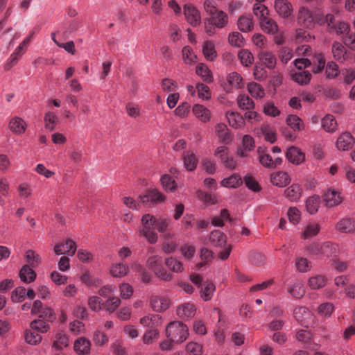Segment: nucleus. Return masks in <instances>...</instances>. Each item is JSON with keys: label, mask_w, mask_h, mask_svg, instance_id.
I'll use <instances>...</instances> for the list:
<instances>
[{"label": "nucleus", "mask_w": 355, "mask_h": 355, "mask_svg": "<svg viewBox=\"0 0 355 355\" xmlns=\"http://www.w3.org/2000/svg\"><path fill=\"white\" fill-rule=\"evenodd\" d=\"M159 338V331L156 329H151L145 332L142 340L144 344L150 345L153 343Z\"/></svg>", "instance_id": "338daca9"}, {"label": "nucleus", "mask_w": 355, "mask_h": 355, "mask_svg": "<svg viewBox=\"0 0 355 355\" xmlns=\"http://www.w3.org/2000/svg\"><path fill=\"white\" fill-rule=\"evenodd\" d=\"M286 198L293 202H297L302 195V189L297 184H293L284 191Z\"/></svg>", "instance_id": "c756f323"}, {"label": "nucleus", "mask_w": 355, "mask_h": 355, "mask_svg": "<svg viewBox=\"0 0 355 355\" xmlns=\"http://www.w3.org/2000/svg\"><path fill=\"white\" fill-rule=\"evenodd\" d=\"M162 266V257L159 255L150 257L146 261V266L153 272Z\"/></svg>", "instance_id": "0e129e2a"}, {"label": "nucleus", "mask_w": 355, "mask_h": 355, "mask_svg": "<svg viewBox=\"0 0 355 355\" xmlns=\"http://www.w3.org/2000/svg\"><path fill=\"white\" fill-rule=\"evenodd\" d=\"M30 328L37 331L40 334H44L47 332L49 329V323L42 319L35 320L30 324Z\"/></svg>", "instance_id": "3c124183"}, {"label": "nucleus", "mask_w": 355, "mask_h": 355, "mask_svg": "<svg viewBox=\"0 0 355 355\" xmlns=\"http://www.w3.org/2000/svg\"><path fill=\"white\" fill-rule=\"evenodd\" d=\"M238 56L241 64L245 67L250 66L254 62V56L252 53L247 49L239 51Z\"/></svg>", "instance_id": "4d7b16f0"}, {"label": "nucleus", "mask_w": 355, "mask_h": 355, "mask_svg": "<svg viewBox=\"0 0 355 355\" xmlns=\"http://www.w3.org/2000/svg\"><path fill=\"white\" fill-rule=\"evenodd\" d=\"M216 286L211 281H205L201 284L199 293L200 298L204 301H209L212 299Z\"/></svg>", "instance_id": "6ab92c4d"}, {"label": "nucleus", "mask_w": 355, "mask_h": 355, "mask_svg": "<svg viewBox=\"0 0 355 355\" xmlns=\"http://www.w3.org/2000/svg\"><path fill=\"white\" fill-rule=\"evenodd\" d=\"M25 258L29 266L36 268L41 261V259L38 254H35V252L28 250L25 253Z\"/></svg>", "instance_id": "69168bd1"}, {"label": "nucleus", "mask_w": 355, "mask_h": 355, "mask_svg": "<svg viewBox=\"0 0 355 355\" xmlns=\"http://www.w3.org/2000/svg\"><path fill=\"white\" fill-rule=\"evenodd\" d=\"M243 183L241 176L236 174H233L228 178H223L221 180V185L226 188H237Z\"/></svg>", "instance_id": "79ce46f5"}, {"label": "nucleus", "mask_w": 355, "mask_h": 355, "mask_svg": "<svg viewBox=\"0 0 355 355\" xmlns=\"http://www.w3.org/2000/svg\"><path fill=\"white\" fill-rule=\"evenodd\" d=\"M238 28L244 33L251 31L254 28L252 19L248 15L241 16L238 19Z\"/></svg>", "instance_id": "a18cd8bd"}, {"label": "nucleus", "mask_w": 355, "mask_h": 355, "mask_svg": "<svg viewBox=\"0 0 355 355\" xmlns=\"http://www.w3.org/2000/svg\"><path fill=\"white\" fill-rule=\"evenodd\" d=\"M89 308L95 312L100 311L105 306V302L98 296H92L88 300Z\"/></svg>", "instance_id": "6e6d98bb"}, {"label": "nucleus", "mask_w": 355, "mask_h": 355, "mask_svg": "<svg viewBox=\"0 0 355 355\" xmlns=\"http://www.w3.org/2000/svg\"><path fill=\"white\" fill-rule=\"evenodd\" d=\"M292 77L295 82L297 83L299 85H303L309 83L311 74L308 71H302L294 73Z\"/></svg>", "instance_id": "603ef678"}, {"label": "nucleus", "mask_w": 355, "mask_h": 355, "mask_svg": "<svg viewBox=\"0 0 355 355\" xmlns=\"http://www.w3.org/2000/svg\"><path fill=\"white\" fill-rule=\"evenodd\" d=\"M215 133L220 141L225 144H228L232 140V137L227 126L223 123H218L215 125Z\"/></svg>", "instance_id": "5701e85b"}, {"label": "nucleus", "mask_w": 355, "mask_h": 355, "mask_svg": "<svg viewBox=\"0 0 355 355\" xmlns=\"http://www.w3.org/2000/svg\"><path fill=\"white\" fill-rule=\"evenodd\" d=\"M274 8L276 12L282 18H288L293 12V6L288 0H275Z\"/></svg>", "instance_id": "1a4fd4ad"}, {"label": "nucleus", "mask_w": 355, "mask_h": 355, "mask_svg": "<svg viewBox=\"0 0 355 355\" xmlns=\"http://www.w3.org/2000/svg\"><path fill=\"white\" fill-rule=\"evenodd\" d=\"M202 53L208 61H214L217 57L214 43L212 41L205 42L202 46Z\"/></svg>", "instance_id": "f704fd0d"}, {"label": "nucleus", "mask_w": 355, "mask_h": 355, "mask_svg": "<svg viewBox=\"0 0 355 355\" xmlns=\"http://www.w3.org/2000/svg\"><path fill=\"white\" fill-rule=\"evenodd\" d=\"M227 81L231 86L236 89L242 88L244 86L243 78L235 71L231 72L227 75Z\"/></svg>", "instance_id": "8fccbe9b"}, {"label": "nucleus", "mask_w": 355, "mask_h": 355, "mask_svg": "<svg viewBox=\"0 0 355 355\" xmlns=\"http://www.w3.org/2000/svg\"><path fill=\"white\" fill-rule=\"evenodd\" d=\"M196 74L199 76L203 81L209 83L213 81L211 72L206 64L203 63L198 64L196 67Z\"/></svg>", "instance_id": "37998d69"}, {"label": "nucleus", "mask_w": 355, "mask_h": 355, "mask_svg": "<svg viewBox=\"0 0 355 355\" xmlns=\"http://www.w3.org/2000/svg\"><path fill=\"white\" fill-rule=\"evenodd\" d=\"M259 59L262 64L269 69H273L277 64L275 56L269 51H261L258 55Z\"/></svg>", "instance_id": "cd10ccee"}, {"label": "nucleus", "mask_w": 355, "mask_h": 355, "mask_svg": "<svg viewBox=\"0 0 355 355\" xmlns=\"http://www.w3.org/2000/svg\"><path fill=\"white\" fill-rule=\"evenodd\" d=\"M8 128L13 134L21 135L26 130L27 123L22 118L13 116L9 121Z\"/></svg>", "instance_id": "9b49d317"}, {"label": "nucleus", "mask_w": 355, "mask_h": 355, "mask_svg": "<svg viewBox=\"0 0 355 355\" xmlns=\"http://www.w3.org/2000/svg\"><path fill=\"white\" fill-rule=\"evenodd\" d=\"M83 150L80 148H75L68 152V157L74 164L78 165L83 160Z\"/></svg>", "instance_id": "13d9d810"}, {"label": "nucleus", "mask_w": 355, "mask_h": 355, "mask_svg": "<svg viewBox=\"0 0 355 355\" xmlns=\"http://www.w3.org/2000/svg\"><path fill=\"white\" fill-rule=\"evenodd\" d=\"M196 313V306L190 302L179 305L176 309V313L180 318H192Z\"/></svg>", "instance_id": "dca6fc26"}, {"label": "nucleus", "mask_w": 355, "mask_h": 355, "mask_svg": "<svg viewBox=\"0 0 355 355\" xmlns=\"http://www.w3.org/2000/svg\"><path fill=\"white\" fill-rule=\"evenodd\" d=\"M308 254L315 259H325L336 256L338 252V245L331 242H313L306 248Z\"/></svg>", "instance_id": "f03ea898"}, {"label": "nucleus", "mask_w": 355, "mask_h": 355, "mask_svg": "<svg viewBox=\"0 0 355 355\" xmlns=\"http://www.w3.org/2000/svg\"><path fill=\"white\" fill-rule=\"evenodd\" d=\"M344 82L346 84H351L355 80V69L351 68H344L340 71Z\"/></svg>", "instance_id": "774afa93"}, {"label": "nucleus", "mask_w": 355, "mask_h": 355, "mask_svg": "<svg viewBox=\"0 0 355 355\" xmlns=\"http://www.w3.org/2000/svg\"><path fill=\"white\" fill-rule=\"evenodd\" d=\"M325 63H326V60H325L324 56L323 55L322 53H315L313 57V61H312L313 72L314 73H319L321 71H322V70L324 68Z\"/></svg>", "instance_id": "a19ab883"}, {"label": "nucleus", "mask_w": 355, "mask_h": 355, "mask_svg": "<svg viewBox=\"0 0 355 355\" xmlns=\"http://www.w3.org/2000/svg\"><path fill=\"white\" fill-rule=\"evenodd\" d=\"M322 129L329 133H334L338 129V123L333 115L327 114L321 119Z\"/></svg>", "instance_id": "a878e982"}, {"label": "nucleus", "mask_w": 355, "mask_h": 355, "mask_svg": "<svg viewBox=\"0 0 355 355\" xmlns=\"http://www.w3.org/2000/svg\"><path fill=\"white\" fill-rule=\"evenodd\" d=\"M69 345L67 335L62 331H58L54 334V340L52 347L58 350H62Z\"/></svg>", "instance_id": "b1692460"}, {"label": "nucleus", "mask_w": 355, "mask_h": 355, "mask_svg": "<svg viewBox=\"0 0 355 355\" xmlns=\"http://www.w3.org/2000/svg\"><path fill=\"white\" fill-rule=\"evenodd\" d=\"M286 156L288 162L295 165H299L305 160V154L295 146H291L287 150Z\"/></svg>", "instance_id": "2eb2a0df"}, {"label": "nucleus", "mask_w": 355, "mask_h": 355, "mask_svg": "<svg viewBox=\"0 0 355 355\" xmlns=\"http://www.w3.org/2000/svg\"><path fill=\"white\" fill-rule=\"evenodd\" d=\"M331 52L334 58L339 62L343 63L348 58L347 51L340 42L333 43Z\"/></svg>", "instance_id": "a211bd4d"}, {"label": "nucleus", "mask_w": 355, "mask_h": 355, "mask_svg": "<svg viewBox=\"0 0 355 355\" xmlns=\"http://www.w3.org/2000/svg\"><path fill=\"white\" fill-rule=\"evenodd\" d=\"M324 202L327 207H334L340 205L343 200L342 193L334 189H328L324 194Z\"/></svg>", "instance_id": "9d476101"}, {"label": "nucleus", "mask_w": 355, "mask_h": 355, "mask_svg": "<svg viewBox=\"0 0 355 355\" xmlns=\"http://www.w3.org/2000/svg\"><path fill=\"white\" fill-rule=\"evenodd\" d=\"M335 310L334 304L331 302H326L320 304L318 307V313L320 317L329 318L331 317Z\"/></svg>", "instance_id": "de8ad7c7"}, {"label": "nucleus", "mask_w": 355, "mask_h": 355, "mask_svg": "<svg viewBox=\"0 0 355 355\" xmlns=\"http://www.w3.org/2000/svg\"><path fill=\"white\" fill-rule=\"evenodd\" d=\"M355 144V138L349 132L341 133L337 138L335 146L339 151H348Z\"/></svg>", "instance_id": "423d86ee"}, {"label": "nucleus", "mask_w": 355, "mask_h": 355, "mask_svg": "<svg viewBox=\"0 0 355 355\" xmlns=\"http://www.w3.org/2000/svg\"><path fill=\"white\" fill-rule=\"evenodd\" d=\"M253 13L259 19V22L269 17V10L264 5L259 3H254L253 6Z\"/></svg>", "instance_id": "09e8293b"}, {"label": "nucleus", "mask_w": 355, "mask_h": 355, "mask_svg": "<svg viewBox=\"0 0 355 355\" xmlns=\"http://www.w3.org/2000/svg\"><path fill=\"white\" fill-rule=\"evenodd\" d=\"M165 335L175 344L184 342L189 336V328L181 321L175 320L169 322L165 328Z\"/></svg>", "instance_id": "7ed1b4c3"}, {"label": "nucleus", "mask_w": 355, "mask_h": 355, "mask_svg": "<svg viewBox=\"0 0 355 355\" xmlns=\"http://www.w3.org/2000/svg\"><path fill=\"white\" fill-rule=\"evenodd\" d=\"M161 184L163 187V188L166 191H175L176 188V184L174 180L172 179V178L168 175L164 174L160 178Z\"/></svg>", "instance_id": "052dcab7"}, {"label": "nucleus", "mask_w": 355, "mask_h": 355, "mask_svg": "<svg viewBox=\"0 0 355 355\" xmlns=\"http://www.w3.org/2000/svg\"><path fill=\"white\" fill-rule=\"evenodd\" d=\"M336 227L342 233H351L355 231V221L350 218H345L338 222Z\"/></svg>", "instance_id": "2f4dec72"}, {"label": "nucleus", "mask_w": 355, "mask_h": 355, "mask_svg": "<svg viewBox=\"0 0 355 355\" xmlns=\"http://www.w3.org/2000/svg\"><path fill=\"white\" fill-rule=\"evenodd\" d=\"M225 116L229 125L234 129H241L245 125L244 117L239 112L229 111L226 112Z\"/></svg>", "instance_id": "4468645a"}, {"label": "nucleus", "mask_w": 355, "mask_h": 355, "mask_svg": "<svg viewBox=\"0 0 355 355\" xmlns=\"http://www.w3.org/2000/svg\"><path fill=\"white\" fill-rule=\"evenodd\" d=\"M170 304V300L164 296L152 295L150 298L152 310L157 313L164 312L169 308Z\"/></svg>", "instance_id": "6e6552de"}, {"label": "nucleus", "mask_w": 355, "mask_h": 355, "mask_svg": "<svg viewBox=\"0 0 355 355\" xmlns=\"http://www.w3.org/2000/svg\"><path fill=\"white\" fill-rule=\"evenodd\" d=\"M58 121V118L54 112H48L45 114V127L49 130L52 131L54 129Z\"/></svg>", "instance_id": "680f3d73"}, {"label": "nucleus", "mask_w": 355, "mask_h": 355, "mask_svg": "<svg viewBox=\"0 0 355 355\" xmlns=\"http://www.w3.org/2000/svg\"><path fill=\"white\" fill-rule=\"evenodd\" d=\"M288 292L293 297L300 299L303 297L305 293V288L303 283L299 280L291 282L288 287Z\"/></svg>", "instance_id": "bb28decb"}, {"label": "nucleus", "mask_w": 355, "mask_h": 355, "mask_svg": "<svg viewBox=\"0 0 355 355\" xmlns=\"http://www.w3.org/2000/svg\"><path fill=\"white\" fill-rule=\"evenodd\" d=\"M293 316L297 322L301 323L302 325L307 327L306 320L311 316V311L305 306H297L293 310Z\"/></svg>", "instance_id": "412c9836"}, {"label": "nucleus", "mask_w": 355, "mask_h": 355, "mask_svg": "<svg viewBox=\"0 0 355 355\" xmlns=\"http://www.w3.org/2000/svg\"><path fill=\"white\" fill-rule=\"evenodd\" d=\"M110 272V275L114 277H122L128 275L129 268L123 263H114L112 265Z\"/></svg>", "instance_id": "58836bf2"}, {"label": "nucleus", "mask_w": 355, "mask_h": 355, "mask_svg": "<svg viewBox=\"0 0 355 355\" xmlns=\"http://www.w3.org/2000/svg\"><path fill=\"white\" fill-rule=\"evenodd\" d=\"M192 111L195 116L198 118L201 122L207 123L210 121L211 112L204 105L196 104L193 105Z\"/></svg>", "instance_id": "4be33fe9"}, {"label": "nucleus", "mask_w": 355, "mask_h": 355, "mask_svg": "<svg viewBox=\"0 0 355 355\" xmlns=\"http://www.w3.org/2000/svg\"><path fill=\"white\" fill-rule=\"evenodd\" d=\"M286 121L287 125L294 131H302L304 128V124L302 120L295 114H289Z\"/></svg>", "instance_id": "4c0bfd02"}, {"label": "nucleus", "mask_w": 355, "mask_h": 355, "mask_svg": "<svg viewBox=\"0 0 355 355\" xmlns=\"http://www.w3.org/2000/svg\"><path fill=\"white\" fill-rule=\"evenodd\" d=\"M255 146L254 140L250 135H246L243 137L242 147L238 150L237 155L239 157H247L248 153L254 149Z\"/></svg>", "instance_id": "aec40b11"}, {"label": "nucleus", "mask_w": 355, "mask_h": 355, "mask_svg": "<svg viewBox=\"0 0 355 355\" xmlns=\"http://www.w3.org/2000/svg\"><path fill=\"white\" fill-rule=\"evenodd\" d=\"M139 202L144 204L159 203L164 201L165 197L157 189L149 190L147 193L139 196Z\"/></svg>", "instance_id": "f8f14e48"}, {"label": "nucleus", "mask_w": 355, "mask_h": 355, "mask_svg": "<svg viewBox=\"0 0 355 355\" xmlns=\"http://www.w3.org/2000/svg\"><path fill=\"white\" fill-rule=\"evenodd\" d=\"M237 104L239 107L243 110H254V101L246 94H240L237 97Z\"/></svg>", "instance_id": "49530a36"}, {"label": "nucleus", "mask_w": 355, "mask_h": 355, "mask_svg": "<svg viewBox=\"0 0 355 355\" xmlns=\"http://www.w3.org/2000/svg\"><path fill=\"white\" fill-rule=\"evenodd\" d=\"M76 244L71 239H67L65 242H60L54 246V252L56 255L67 254L73 256L76 251Z\"/></svg>", "instance_id": "0eeeda50"}, {"label": "nucleus", "mask_w": 355, "mask_h": 355, "mask_svg": "<svg viewBox=\"0 0 355 355\" xmlns=\"http://www.w3.org/2000/svg\"><path fill=\"white\" fill-rule=\"evenodd\" d=\"M320 200L318 196H311L306 201V207L308 212L311 214H315L319 208Z\"/></svg>", "instance_id": "e2e57ef3"}, {"label": "nucleus", "mask_w": 355, "mask_h": 355, "mask_svg": "<svg viewBox=\"0 0 355 355\" xmlns=\"http://www.w3.org/2000/svg\"><path fill=\"white\" fill-rule=\"evenodd\" d=\"M291 182L289 175L284 171H277L270 175V182L277 187H284Z\"/></svg>", "instance_id": "f3484780"}, {"label": "nucleus", "mask_w": 355, "mask_h": 355, "mask_svg": "<svg viewBox=\"0 0 355 355\" xmlns=\"http://www.w3.org/2000/svg\"><path fill=\"white\" fill-rule=\"evenodd\" d=\"M182 58L185 64H192L196 62L197 58L192 49L186 46L182 49Z\"/></svg>", "instance_id": "bf43d9fd"}, {"label": "nucleus", "mask_w": 355, "mask_h": 355, "mask_svg": "<svg viewBox=\"0 0 355 355\" xmlns=\"http://www.w3.org/2000/svg\"><path fill=\"white\" fill-rule=\"evenodd\" d=\"M25 341L31 345H37L41 343L42 336L33 329H26L24 333Z\"/></svg>", "instance_id": "ea45409f"}, {"label": "nucleus", "mask_w": 355, "mask_h": 355, "mask_svg": "<svg viewBox=\"0 0 355 355\" xmlns=\"http://www.w3.org/2000/svg\"><path fill=\"white\" fill-rule=\"evenodd\" d=\"M327 281L325 277L317 275L309 278L307 286L311 290H318L326 285Z\"/></svg>", "instance_id": "72a5a7b5"}, {"label": "nucleus", "mask_w": 355, "mask_h": 355, "mask_svg": "<svg viewBox=\"0 0 355 355\" xmlns=\"http://www.w3.org/2000/svg\"><path fill=\"white\" fill-rule=\"evenodd\" d=\"M259 24L261 30L268 34L274 35L278 31L277 22L270 17L260 21Z\"/></svg>", "instance_id": "7c9ffc66"}, {"label": "nucleus", "mask_w": 355, "mask_h": 355, "mask_svg": "<svg viewBox=\"0 0 355 355\" xmlns=\"http://www.w3.org/2000/svg\"><path fill=\"white\" fill-rule=\"evenodd\" d=\"M318 21V17L314 14L309 8L301 6L297 12V24L306 28L311 29L315 26Z\"/></svg>", "instance_id": "20e7f679"}, {"label": "nucleus", "mask_w": 355, "mask_h": 355, "mask_svg": "<svg viewBox=\"0 0 355 355\" xmlns=\"http://www.w3.org/2000/svg\"><path fill=\"white\" fill-rule=\"evenodd\" d=\"M211 23H213L218 28H223L227 24V16L223 12L220 11L216 15L209 18Z\"/></svg>", "instance_id": "864d4df0"}, {"label": "nucleus", "mask_w": 355, "mask_h": 355, "mask_svg": "<svg viewBox=\"0 0 355 355\" xmlns=\"http://www.w3.org/2000/svg\"><path fill=\"white\" fill-rule=\"evenodd\" d=\"M320 227L315 223H311L308 224L303 232V238L304 239H311L316 236L320 232Z\"/></svg>", "instance_id": "5fc2aeb1"}, {"label": "nucleus", "mask_w": 355, "mask_h": 355, "mask_svg": "<svg viewBox=\"0 0 355 355\" xmlns=\"http://www.w3.org/2000/svg\"><path fill=\"white\" fill-rule=\"evenodd\" d=\"M183 10L185 19L191 26L196 27L201 24V15L196 6L186 4Z\"/></svg>", "instance_id": "39448f33"}, {"label": "nucleus", "mask_w": 355, "mask_h": 355, "mask_svg": "<svg viewBox=\"0 0 355 355\" xmlns=\"http://www.w3.org/2000/svg\"><path fill=\"white\" fill-rule=\"evenodd\" d=\"M139 323L144 327L156 329L162 324L163 318L159 314H148L140 318Z\"/></svg>", "instance_id": "ddd939ff"}, {"label": "nucleus", "mask_w": 355, "mask_h": 355, "mask_svg": "<svg viewBox=\"0 0 355 355\" xmlns=\"http://www.w3.org/2000/svg\"><path fill=\"white\" fill-rule=\"evenodd\" d=\"M73 349L74 351L78 354H89L91 349V343L85 338L81 337L75 341Z\"/></svg>", "instance_id": "393cba45"}, {"label": "nucleus", "mask_w": 355, "mask_h": 355, "mask_svg": "<svg viewBox=\"0 0 355 355\" xmlns=\"http://www.w3.org/2000/svg\"><path fill=\"white\" fill-rule=\"evenodd\" d=\"M164 263L169 270L175 273H180L184 269L182 262L173 257L166 258Z\"/></svg>", "instance_id": "c9c22d12"}, {"label": "nucleus", "mask_w": 355, "mask_h": 355, "mask_svg": "<svg viewBox=\"0 0 355 355\" xmlns=\"http://www.w3.org/2000/svg\"><path fill=\"white\" fill-rule=\"evenodd\" d=\"M172 220L170 218L160 216L155 217L150 214H145L141 218L142 228L140 234L151 244H155L158 239L157 230L160 233H164Z\"/></svg>", "instance_id": "f257e3e1"}, {"label": "nucleus", "mask_w": 355, "mask_h": 355, "mask_svg": "<svg viewBox=\"0 0 355 355\" xmlns=\"http://www.w3.org/2000/svg\"><path fill=\"white\" fill-rule=\"evenodd\" d=\"M247 89L250 95L255 98H262L265 96V90L262 86L257 83L251 82L247 85Z\"/></svg>", "instance_id": "c03bdc74"}, {"label": "nucleus", "mask_w": 355, "mask_h": 355, "mask_svg": "<svg viewBox=\"0 0 355 355\" xmlns=\"http://www.w3.org/2000/svg\"><path fill=\"white\" fill-rule=\"evenodd\" d=\"M209 241L213 246L222 247L226 243V236L219 230H214L209 236Z\"/></svg>", "instance_id": "473e14b6"}, {"label": "nucleus", "mask_w": 355, "mask_h": 355, "mask_svg": "<svg viewBox=\"0 0 355 355\" xmlns=\"http://www.w3.org/2000/svg\"><path fill=\"white\" fill-rule=\"evenodd\" d=\"M36 276V272L28 265L24 266L19 272V277L24 283L34 282Z\"/></svg>", "instance_id": "e433bc0d"}, {"label": "nucleus", "mask_w": 355, "mask_h": 355, "mask_svg": "<svg viewBox=\"0 0 355 355\" xmlns=\"http://www.w3.org/2000/svg\"><path fill=\"white\" fill-rule=\"evenodd\" d=\"M183 163L187 171H193L196 168L198 158L194 153L187 151L183 154Z\"/></svg>", "instance_id": "c85d7f7f"}]
</instances>
